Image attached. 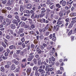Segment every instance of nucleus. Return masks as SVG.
<instances>
[{
  "label": "nucleus",
  "instance_id": "obj_1",
  "mask_svg": "<svg viewBox=\"0 0 76 76\" xmlns=\"http://www.w3.org/2000/svg\"><path fill=\"white\" fill-rule=\"evenodd\" d=\"M35 17H34V14H32L31 16V18L33 19H35L36 18H39V15H37V14H35Z\"/></svg>",
  "mask_w": 76,
  "mask_h": 76
},
{
  "label": "nucleus",
  "instance_id": "obj_2",
  "mask_svg": "<svg viewBox=\"0 0 76 76\" xmlns=\"http://www.w3.org/2000/svg\"><path fill=\"white\" fill-rule=\"evenodd\" d=\"M49 28V31H51V28H52V26H50L49 25H48L46 27V29H48V28Z\"/></svg>",
  "mask_w": 76,
  "mask_h": 76
},
{
  "label": "nucleus",
  "instance_id": "obj_3",
  "mask_svg": "<svg viewBox=\"0 0 76 76\" xmlns=\"http://www.w3.org/2000/svg\"><path fill=\"white\" fill-rule=\"evenodd\" d=\"M32 5H31V4H27V8L29 9H31V8H32Z\"/></svg>",
  "mask_w": 76,
  "mask_h": 76
},
{
  "label": "nucleus",
  "instance_id": "obj_4",
  "mask_svg": "<svg viewBox=\"0 0 76 76\" xmlns=\"http://www.w3.org/2000/svg\"><path fill=\"white\" fill-rule=\"evenodd\" d=\"M16 68L15 67V65H12L11 67V69L12 70H15Z\"/></svg>",
  "mask_w": 76,
  "mask_h": 76
},
{
  "label": "nucleus",
  "instance_id": "obj_5",
  "mask_svg": "<svg viewBox=\"0 0 76 76\" xmlns=\"http://www.w3.org/2000/svg\"><path fill=\"white\" fill-rule=\"evenodd\" d=\"M76 16V13H72L70 14V16L72 17V16Z\"/></svg>",
  "mask_w": 76,
  "mask_h": 76
},
{
  "label": "nucleus",
  "instance_id": "obj_6",
  "mask_svg": "<svg viewBox=\"0 0 76 76\" xmlns=\"http://www.w3.org/2000/svg\"><path fill=\"white\" fill-rule=\"evenodd\" d=\"M31 69H27V75H29L30 73H31Z\"/></svg>",
  "mask_w": 76,
  "mask_h": 76
},
{
  "label": "nucleus",
  "instance_id": "obj_7",
  "mask_svg": "<svg viewBox=\"0 0 76 76\" xmlns=\"http://www.w3.org/2000/svg\"><path fill=\"white\" fill-rule=\"evenodd\" d=\"M23 28H20L18 32V33L20 34V33H22L23 32Z\"/></svg>",
  "mask_w": 76,
  "mask_h": 76
},
{
  "label": "nucleus",
  "instance_id": "obj_8",
  "mask_svg": "<svg viewBox=\"0 0 76 76\" xmlns=\"http://www.w3.org/2000/svg\"><path fill=\"white\" fill-rule=\"evenodd\" d=\"M23 6H21L20 9V12H23Z\"/></svg>",
  "mask_w": 76,
  "mask_h": 76
},
{
  "label": "nucleus",
  "instance_id": "obj_9",
  "mask_svg": "<svg viewBox=\"0 0 76 76\" xmlns=\"http://www.w3.org/2000/svg\"><path fill=\"white\" fill-rule=\"evenodd\" d=\"M62 21H58L57 22V25H61V24H62Z\"/></svg>",
  "mask_w": 76,
  "mask_h": 76
},
{
  "label": "nucleus",
  "instance_id": "obj_10",
  "mask_svg": "<svg viewBox=\"0 0 76 76\" xmlns=\"http://www.w3.org/2000/svg\"><path fill=\"white\" fill-rule=\"evenodd\" d=\"M73 24H72V23L70 24L68 28H72L73 27Z\"/></svg>",
  "mask_w": 76,
  "mask_h": 76
},
{
  "label": "nucleus",
  "instance_id": "obj_11",
  "mask_svg": "<svg viewBox=\"0 0 76 76\" xmlns=\"http://www.w3.org/2000/svg\"><path fill=\"white\" fill-rule=\"evenodd\" d=\"M21 19L22 20H24V21H25V20H27V18L24 17H22V18Z\"/></svg>",
  "mask_w": 76,
  "mask_h": 76
},
{
  "label": "nucleus",
  "instance_id": "obj_12",
  "mask_svg": "<svg viewBox=\"0 0 76 76\" xmlns=\"http://www.w3.org/2000/svg\"><path fill=\"white\" fill-rule=\"evenodd\" d=\"M35 75L37 76H39V73L38 72V71H37L35 73Z\"/></svg>",
  "mask_w": 76,
  "mask_h": 76
},
{
  "label": "nucleus",
  "instance_id": "obj_13",
  "mask_svg": "<svg viewBox=\"0 0 76 76\" xmlns=\"http://www.w3.org/2000/svg\"><path fill=\"white\" fill-rule=\"evenodd\" d=\"M26 58H24L22 60V62L23 63H25L26 62Z\"/></svg>",
  "mask_w": 76,
  "mask_h": 76
},
{
  "label": "nucleus",
  "instance_id": "obj_14",
  "mask_svg": "<svg viewBox=\"0 0 76 76\" xmlns=\"http://www.w3.org/2000/svg\"><path fill=\"white\" fill-rule=\"evenodd\" d=\"M10 27L12 29H15V26L13 24L11 25Z\"/></svg>",
  "mask_w": 76,
  "mask_h": 76
},
{
  "label": "nucleus",
  "instance_id": "obj_15",
  "mask_svg": "<svg viewBox=\"0 0 76 76\" xmlns=\"http://www.w3.org/2000/svg\"><path fill=\"white\" fill-rule=\"evenodd\" d=\"M1 44H2L3 46L4 47H6V45L5 44L4 42H1Z\"/></svg>",
  "mask_w": 76,
  "mask_h": 76
},
{
  "label": "nucleus",
  "instance_id": "obj_16",
  "mask_svg": "<svg viewBox=\"0 0 76 76\" xmlns=\"http://www.w3.org/2000/svg\"><path fill=\"white\" fill-rule=\"evenodd\" d=\"M1 70L2 72H4V67L3 66H2L1 68Z\"/></svg>",
  "mask_w": 76,
  "mask_h": 76
},
{
  "label": "nucleus",
  "instance_id": "obj_17",
  "mask_svg": "<svg viewBox=\"0 0 76 76\" xmlns=\"http://www.w3.org/2000/svg\"><path fill=\"white\" fill-rule=\"evenodd\" d=\"M3 17L2 16H0V19L1 20V22H3Z\"/></svg>",
  "mask_w": 76,
  "mask_h": 76
},
{
  "label": "nucleus",
  "instance_id": "obj_18",
  "mask_svg": "<svg viewBox=\"0 0 76 76\" xmlns=\"http://www.w3.org/2000/svg\"><path fill=\"white\" fill-rule=\"evenodd\" d=\"M14 63L15 64L17 65L19 64V62H18V61H16V60H14Z\"/></svg>",
  "mask_w": 76,
  "mask_h": 76
},
{
  "label": "nucleus",
  "instance_id": "obj_19",
  "mask_svg": "<svg viewBox=\"0 0 76 76\" xmlns=\"http://www.w3.org/2000/svg\"><path fill=\"white\" fill-rule=\"evenodd\" d=\"M45 15V14L44 13H41V14H40L39 15L40 17V18H42V17H43V16Z\"/></svg>",
  "mask_w": 76,
  "mask_h": 76
},
{
  "label": "nucleus",
  "instance_id": "obj_20",
  "mask_svg": "<svg viewBox=\"0 0 76 76\" xmlns=\"http://www.w3.org/2000/svg\"><path fill=\"white\" fill-rule=\"evenodd\" d=\"M72 30H71L68 33V35H71L72 34Z\"/></svg>",
  "mask_w": 76,
  "mask_h": 76
},
{
  "label": "nucleus",
  "instance_id": "obj_21",
  "mask_svg": "<svg viewBox=\"0 0 76 76\" xmlns=\"http://www.w3.org/2000/svg\"><path fill=\"white\" fill-rule=\"evenodd\" d=\"M24 28H29V26L28 25H25L24 26Z\"/></svg>",
  "mask_w": 76,
  "mask_h": 76
},
{
  "label": "nucleus",
  "instance_id": "obj_22",
  "mask_svg": "<svg viewBox=\"0 0 76 76\" xmlns=\"http://www.w3.org/2000/svg\"><path fill=\"white\" fill-rule=\"evenodd\" d=\"M17 21H16V20H13L12 21V22L14 23H17Z\"/></svg>",
  "mask_w": 76,
  "mask_h": 76
},
{
  "label": "nucleus",
  "instance_id": "obj_23",
  "mask_svg": "<svg viewBox=\"0 0 76 76\" xmlns=\"http://www.w3.org/2000/svg\"><path fill=\"white\" fill-rule=\"evenodd\" d=\"M4 50L3 48L2 47H0V51H2Z\"/></svg>",
  "mask_w": 76,
  "mask_h": 76
},
{
  "label": "nucleus",
  "instance_id": "obj_24",
  "mask_svg": "<svg viewBox=\"0 0 76 76\" xmlns=\"http://www.w3.org/2000/svg\"><path fill=\"white\" fill-rule=\"evenodd\" d=\"M38 71L39 72H40V73H41L42 71H44V69H39L38 70Z\"/></svg>",
  "mask_w": 76,
  "mask_h": 76
},
{
  "label": "nucleus",
  "instance_id": "obj_25",
  "mask_svg": "<svg viewBox=\"0 0 76 76\" xmlns=\"http://www.w3.org/2000/svg\"><path fill=\"white\" fill-rule=\"evenodd\" d=\"M56 7H58V8H60V7H61V6L60 5V4H57L56 5Z\"/></svg>",
  "mask_w": 76,
  "mask_h": 76
},
{
  "label": "nucleus",
  "instance_id": "obj_26",
  "mask_svg": "<svg viewBox=\"0 0 76 76\" xmlns=\"http://www.w3.org/2000/svg\"><path fill=\"white\" fill-rule=\"evenodd\" d=\"M62 5L63 6H65L66 5V1H64L62 3Z\"/></svg>",
  "mask_w": 76,
  "mask_h": 76
},
{
  "label": "nucleus",
  "instance_id": "obj_27",
  "mask_svg": "<svg viewBox=\"0 0 76 76\" xmlns=\"http://www.w3.org/2000/svg\"><path fill=\"white\" fill-rule=\"evenodd\" d=\"M49 34H50V32H47L45 33V35H46V36H48V35H49Z\"/></svg>",
  "mask_w": 76,
  "mask_h": 76
},
{
  "label": "nucleus",
  "instance_id": "obj_28",
  "mask_svg": "<svg viewBox=\"0 0 76 76\" xmlns=\"http://www.w3.org/2000/svg\"><path fill=\"white\" fill-rule=\"evenodd\" d=\"M16 72H20L19 69V68H17L16 69Z\"/></svg>",
  "mask_w": 76,
  "mask_h": 76
},
{
  "label": "nucleus",
  "instance_id": "obj_29",
  "mask_svg": "<svg viewBox=\"0 0 76 76\" xmlns=\"http://www.w3.org/2000/svg\"><path fill=\"white\" fill-rule=\"evenodd\" d=\"M10 66L9 65H6L5 66V68H9Z\"/></svg>",
  "mask_w": 76,
  "mask_h": 76
},
{
  "label": "nucleus",
  "instance_id": "obj_30",
  "mask_svg": "<svg viewBox=\"0 0 76 76\" xmlns=\"http://www.w3.org/2000/svg\"><path fill=\"white\" fill-rule=\"evenodd\" d=\"M2 13H5L6 12V11L4 10H2Z\"/></svg>",
  "mask_w": 76,
  "mask_h": 76
},
{
  "label": "nucleus",
  "instance_id": "obj_31",
  "mask_svg": "<svg viewBox=\"0 0 76 76\" xmlns=\"http://www.w3.org/2000/svg\"><path fill=\"white\" fill-rule=\"evenodd\" d=\"M51 59L53 61H55V58H54V57H52Z\"/></svg>",
  "mask_w": 76,
  "mask_h": 76
},
{
  "label": "nucleus",
  "instance_id": "obj_32",
  "mask_svg": "<svg viewBox=\"0 0 76 76\" xmlns=\"http://www.w3.org/2000/svg\"><path fill=\"white\" fill-rule=\"evenodd\" d=\"M7 1L6 0H5L4 1H2V3L4 4H6V3Z\"/></svg>",
  "mask_w": 76,
  "mask_h": 76
},
{
  "label": "nucleus",
  "instance_id": "obj_33",
  "mask_svg": "<svg viewBox=\"0 0 76 76\" xmlns=\"http://www.w3.org/2000/svg\"><path fill=\"white\" fill-rule=\"evenodd\" d=\"M29 57H30V58H31V59L32 60V58L34 57V56L33 55L30 56H29Z\"/></svg>",
  "mask_w": 76,
  "mask_h": 76
},
{
  "label": "nucleus",
  "instance_id": "obj_34",
  "mask_svg": "<svg viewBox=\"0 0 76 76\" xmlns=\"http://www.w3.org/2000/svg\"><path fill=\"white\" fill-rule=\"evenodd\" d=\"M46 3L48 4H50V0L47 1L46 2Z\"/></svg>",
  "mask_w": 76,
  "mask_h": 76
},
{
  "label": "nucleus",
  "instance_id": "obj_35",
  "mask_svg": "<svg viewBox=\"0 0 76 76\" xmlns=\"http://www.w3.org/2000/svg\"><path fill=\"white\" fill-rule=\"evenodd\" d=\"M10 49H13L14 48V46L11 45L10 47Z\"/></svg>",
  "mask_w": 76,
  "mask_h": 76
},
{
  "label": "nucleus",
  "instance_id": "obj_36",
  "mask_svg": "<svg viewBox=\"0 0 76 76\" xmlns=\"http://www.w3.org/2000/svg\"><path fill=\"white\" fill-rule=\"evenodd\" d=\"M46 30V29H45V28H43L42 29V31H43V32H45V31Z\"/></svg>",
  "mask_w": 76,
  "mask_h": 76
},
{
  "label": "nucleus",
  "instance_id": "obj_37",
  "mask_svg": "<svg viewBox=\"0 0 76 76\" xmlns=\"http://www.w3.org/2000/svg\"><path fill=\"white\" fill-rule=\"evenodd\" d=\"M20 50H18L17 52V53L18 54H19L20 53Z\"/></svg>",
  "mask_w": 76,
  "mask_h": 76
},
{
  "label": "nucleus",
  "instance_id": "obj_38",
  "mask_svg": "<svg viewBox=\"0 0 76 76\" xmlns=\"http://www.w3.org/2000/svg\"><path fill=\"white\" fill-rule=\"evenodd\" d=\"M22 46L23 48H25L26 46H25V43H23L22 44Z\"/></svg>",
  "mask_w": 76,
  "mask_h": 76
},
{
  "label": "nucleus",
  "instance_id": "obj_39",
  "mask_svg": "<svg viewBox=\"0 0 76 76\" xmlns=\"http://www.w3.org/2000/svg\"><path fill=\"white\" fill-rule=\"evenodd\" d=\"M2 23L3 24V25H5L6 24V22L5 21H4L2 22Z\"/></svg>",
  "mask_w": 76,
  "mask_h": 76
},
{
  "label": "nucleus",
  "instance_id": "obj_40",
  "mask_svg": "<svg viewBox=\"0 0 76 76\" xmlns=\"http://www.w3.org/2000/svg\"><path fill=\"white\" fill-rule=\"evenodd\" d=\"M21 41L23 42L25 41V39H24V37L23 38L21 39Z\"/></svg>",
  "mask_w": 76,
  "mask_h": 76
},
{
  "label": "nucleus",
  "instance_id": "obj_41",
  "mask_svg": "<svg viewBox=\"0 0 76 76\" xmlns=\"http://www.w3.org/2000/svg\"><path fill=\"white\" fill-rule=\"evenodd\" d=\"M60 70L61 71H64V68L62 67L60 68Z\"/></svg>",
  "mask_w": 76,
  "mask_h": 76
},
{
  "label": "nucleus",
  "instance_id": "obj_42",
  "mask_svg": "<svg viewBox=\"0 0 76 76\" xmlns=\"http://www.w3.org/2000/svg\"><path fill=\"white\" fill-rule=\"evenodd\" d=\"M31 27L32 28H35V26H34V25L32 24L31 26Z\"/></svg>",
  "mask_w": 76,
  "mask_h": 76
},
{
  "label": "nucleus",
  "instance_id": "obj_43",
  "mask_svg": "<svg viewBox=\"0 0 76 76\" xmlns=\"http://www.w3.org/2000/svg\"><path fill=\"white\" fill-rule=\"evenodd\" d=\"M50 39H51L53 38V35L52 34H50L49 36Z\"/></svg>",
  "mask_w": 76,
  "mask_h": 76
},
{
  "label": "nucleus",
  "instance_id": "obj_44",
  "mask_svg": "<svg viewBox=\"0 0 76 76\" xmlns=\"http://www.w3.org/2000/svg\"><path fill=\"white\" fill-rule=\"evenodd\" d=\"M2 58H3V59H4V60H5V59H7V57H5L4 56H3V57H2Z\"/></svg>",
  "mask_w": 76,
  "mask_h": 76
},
{
  "label": "nucleus",
  "instance_id": "obj_45",
  "mask_svg": "<svg viewBox=\"0 0 76 76\" xmlns=\"http://www.w3.org/2000/svg\"><path fill=\"white\" fill-rule=\"evenodd\" d=\"M40 48L42 50H44V47L42 45L40 46Z\"/></svg>",
  "mask_w": 76,
  "mask_h": 76
},
{
  "label": "nucleus",
  "instance_id": "obj_46",
  "mask_svg": "<svg viewBox=\"0 0 76 76\" xmlns=\"http://www.w3.org/2000/svg\"><path fill=\"white\" fill-rule=\"evenodd\" d=\"M63 13H59V15L61 17V16H63Z\"/></svg>",
  "mask_w": 76,
  "mask_h": 76
},
{
  "label": "nucleus",
  "instance_id": "obj_47",
  "mask_svg": "<svg viewBox=\"0 0 76 76\" xmlns=\"http://www.w3.org/2000/svg\"><path fill=\"white\" fill-rule=\"evenodd\" d=\"M6 38L8 39H10V37L9 35L7 36L6 37Z\"/></svg>",
  "mask_w": 76,
  "mask_h": 76
},
{
  "label": "nucleus",
  "instance_id": "obj_48",
  "mask_svg": "<svg viewBox=\"0 0 76 76\" xmlns=\"http://www.w3.org/2000/svg\"><path fill=\"white\" fill-rule=\"evenodd\" d=\"M22 26H25V23L24 22L22 24Z\"/></svg>",
  "mask_w": 76,
  "mask_h": 76
},
{
  "label": "nucleus",
  "instance_id": "obj_49",
  "mask_svg": "<svg viewBox=\"0 0 76 76\" xmlns=\"http://www.w3.org/2000/svg\"><path fill=\"white\" fill-rule=\"evenodd\" d=\"M39 37L40 38H44V36H43V35H42L40 36Z\"/></svg>",
  "mask_w": 76,
  "mask_h": 76
},
{
  "label": "nucleus",
  "instance_id": "obj_50",
  "mask_svg": "<svg viewBox=\"0 0 76 76\" xmlns=\"http://www.w3.org/2000/svg\"><path fill=\"white\" fill-rule=\"evenodd\" d=\"M65 9L66 10H68V9H69V8L68 7L66 6L65 7Z\"/></svg>",
  "mask_w": 76,
  "mask_h": 76
},
{
  "label": "nucleus",
  "instance_id": "obj_51",
  "mask_svg": "<svg viewBox=\"0 0 76 76\" xmlns=\"http://www.w3.org/2000/svg\"><path fill=\"white\" fill-rule=\"evenodd\" d=\"M26 13H28H28H30V11L28 10H27L26 11Z\"/></svg>",
  "mask_w": 76,
  "mask_h": 76
},
{
  "label": "nucleus",
  "instance_id": "obj_52",
  "mask_svg": "<svg viewBox=\"0 0 76 76\" xmlns=\"http://www.w3.org/2000/svg\"><path fill=\"white\" fill-rule=\"evenodd\" d=\"M54 70V68H51L50 69V72H52V70Z\"/></svg>",
  "mask_w": 76,
  "mask_h": 76
},
{
  "label": "nucleus",
  "instance_id": "obj_53",
  "mask_svg": "<svg viewBox=\"0 0 76 76\" xmlns=\"http://www.w3.org/2000/svg\"><path fill=\"white\" fill-rule=\"evenodd\" d=\"M30 12L31 13H32V14H33V15H34V11H33V10H31Z\"/></svg>",
  "mask_w": 76,
  "mask_h": 76
},
{
  "label": "nucleus",
  "instance_id": "obj_54",
  "mask_svg": "<svg viewBox=\"0 0 76 76\" xmlns=\"http://www.w3.org/2000/svg\"><path fill=\"white\" fill-rule=\"evenodd\" d=\"M5 56H8V53L7 52L5 53Z\"/></svg>",
  "mask_w": 76,
  "mask_h": 76
},
{
  "label": "nucleus",
  "instance_id": "obj_55",
  "mask_svg": "<svg viewBox=\"0 0 76 76\" xmlns=\"http://www.w3.org/2000/svg\"><path fill=\"white\" fill-rule=\"evenodd\" d=\"M37 69V67L36 66H34L33 68V70H35V69Z\"/></svg>",
  "mask_w": 76,
  "mask_h": 76
},
{
  "label": "nucleus",
  "instance_id": "obj_56",
  "mask_svg": "<svg viewBox=\"0 0 76 76\" xmlns=\"http://www.w3.org/2000/svg\"><path fill=\"white\" fill-rule=\"evenodd\" d=\"M26 64H25V65L24 66L23 65H22V67H26Z\"/></svg>",
  "mask_w": 76,
  "mask_h": 76
},
{
  "label": "nucleus",
  "instance_id": "obj_57",
  "mask_svg": "<svg viewBox=\"0 0 76 76\" xmlns=\"http://www.w3.org/2000/svg\"><path fill=\"white\" fill-rule=\"evenodd\" d=\"M52 40L53 41H56V37H53L52 39Z\"/></svg>",
  "mask_w": 76,
  "mask_h": 76
},
{
  "label": "nucleus",
  "instance_id": "obj_58",
  "mask_svg": "<svg viewBox=\"0 0 76 76\" xmlns=\"http://www.w3.org/2000/svg\"><path fill=\"white\" fill-rule=\"evenodd\" d=\"M66 22H68L69 21V18H67L66 20Z\"/></svg>",
  "mask_w": 76,
  "mask_h": 76
},
{
  "label": "nucleus",
  "instance_id": "obj_59",
  "mask_svg": "<svg viewBox=\"0 0 76 76\" xmlns=\"http://www.w3.org/2000/svg\"><path fill=\"white\" fill-rule=\"evenodd\" d=\"M6 21L7 22H9V19H6Z\"/></svg>",
  "mask_w": 76,
  "mask_h": 76
},
{
  "label": "nucleus",
  "instance_id": "obj_60",
  "mask_svg": "<svg viewBox=\"0 0 76 76\" xmlns=\"http://www.w3.org/2000/svg\"><path fill=\"white\" fill-rule=\"evenodd\" d=\"M48 67V65H47L46 67V69H45L46 70H47Z\"/></svg>",
  "mask_w": 76,
  "mask_h": 76
},
{
  "label": "nucleus",
  "instance_id": "obj_61",
  "mask_svg": "<svg viewBox=\"0 0 76 76\" xmlns=\"http://www.w3.org/2000/svg\"><path fill=\"white\" fill-rule=\"evenodd\" d=\"M47 40H48V37H46L45 39V41H47Z\"/></svg>",
  "mask_w": 76,
  "mask_h": 76
},
{
  "label": "nucleus",
  "instance_id": "obj_62",
  "mask_svg": "<svg viewBox=\"0 0 76 76\" xmlns=\"http://www.w3.org/2000/svg\"><path fill=\"white\" fill-rule=\"evenodd\" d=\"M45 73V71H42V72H41V74L42 75L43 73Z\"/></svg>",
  "mask_w": 76,
  "mask_h": 76
},
{
  "label": "nucleus",
  "instance_id": "obj_63",
  "mask_svg": "<svg viewBox=\"0 0 76 76\" xmlns=\"http://www.w3.org/2000/svg\"><path fill=\"white\" fill-rule=\"evenodd\" d=\"M3 25L2 24H1V25H0V28H3Z\"/></svg>",
  "mask_w": 76,
  "mask_h": 76
},
{
  "label": "nucleus",
  "instance_id": "obj_64",
  "mask_svg": "<svg viewBox=\"0 0 76 76\" xmlns=\"http://www.w3.org/2000/svg\"><path fill=\"white\" fill-rule=\"evenodd\" d=\"M73 22L75 23V22H76V19H75L74 20L72 21V22Z\"/></svg>",
  "mask_w": 76,
  "mask_h": 76
}]
</instances>
